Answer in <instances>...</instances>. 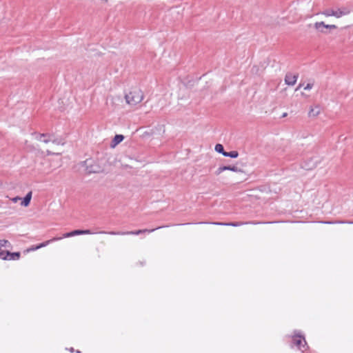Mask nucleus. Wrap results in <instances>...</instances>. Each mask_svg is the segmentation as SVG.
<instances>
[{
  "instance_id": "obj_1",
  "label": "nucleus",
  "mask_w": 353,
  "mask_h": 353,
  "mask_svg": "<svg viewBox=\"0 0 353 353\" xmlns=\"http://www.w3.org/2000/svg\"><path fill=\"white\" fill-rule=\"evenodd\" d=\"M125 99L128 105L133 106L143 99V94L141 90L134 89L125 95Z\"/></svg>"
},
{
  "instance_id": "obj_2",
  "label": "nucleus",
  "mask_w": 353,
  "mask_h": 353,
  "mask_svg": "<svg viewBox=\"0 0 353 353\" xmlns=\"http://www.w3.org/2000/svg\"><path fill=\"white\" fill-rule=\"evenodd\" d=\"M159 228H161V227H158L157 228L152 229V230L144 229V230H136V231H129V232L99 231L97 233L98 234H108L110 235H130H130H139V234L146 233V232L150 233V232H152L154 231L155 230L159 229Z\"/></svg>"
},
{
  "instance_id": "obj_3",
  "label": "nucleus",
  "mask_w": 353,
  "mask_h": 353,
  "mask_svg": "<svg viewBox=\"0 0 353 353\" xmlns=\"http://www.w3.org/2000/svg\"><path fill=\"white\" fill-rule=\"evenodd\" d=\"M90 234H94V232H92L90 230H75L70 232H67V233L63 234L62 237L63 239V238L74 236L76 235Z\"/></svg>"
},
{
  "instance_id": "obj_4",
  "label": "nucleus",
  "mask_w": 353,
  "mask_h": 353,
  "mask_svg": "<svg viewBox=\"0 0 353 353\" xmlns=\"http://www.w3.org/2000/svg\"><path fill=\"white\" fill-rule=\"evenodd\" d=\"M293 343L302 352H304L306 345V341L301 336H295L293 339Z\"/></svg>"
},
{
  "instance_id": "obj_5",
  "label": "nucleus",
  "mask_w": 353,
  "mask_h": 353,
  "mask_svg": "<svg viewBox=\"0 0 353 353\" xmlns=\"http://www.w3.org/2000/svg\"><path fill=\"white\" fill-rule=\"evenodd\" d=\"M298 74H293L292 73H287L285 77V82L289 85H294L297 80Z\"/></svg>"
},
{
  "instance_id": "obj_6",
  "label": "nucleus",
  "mask_w": 353,
  "mask_h": 353,
  "mask_svg": "<svg viewBox=\"0 0 353 353\" xmlns=\"http://www.w3.org/2000/svg\"><path fill=\"white\" fill-rule=\"evenodd\" d=\"M36 139L38 141H42L45 143H48L49 142H51V140H52V134H37Z\"/></svg>"
},
{
  "instance_id": "obj_7",
  "label": "nucleus",
  "mask_w": 353,
  "mask_h": 353,
  "mask_svg": "<svg viewBox=\"0 0 353 353\" xmlns=\"http://www.w3.org/2000/svg\"><path fill=\"white\" fill-rule=\"evenodd\" d=\"M85 163L86 165V171L88 174L100 172L101 168L98 165H90L88 160H86Z\"/></svg>"
},
{
  "instance_id": "obj_8",
  "label": "nucleus",
  "mask_w": 353,
  "mask_h": 353,
  "mask_svg": "<svg viewBox=\"0 0 353 353\" xmlns=\"http://www.w3.org/2000/svg\"><path fill=\"white\" fill-rule=\"evenodd\" d=\"M314 28L320 31L321 32H325L323 30H321V28H329V29H336L337 27L335 25H326L324 22H316L314 23Z\"/></svg>"
},
{
  "instance_id": "obj_9",
  "label": "nucleus",
  "mask_w": 353,
  "mask_h": 353,
  "mask_svg": "<svg viewBox=\"0 0 353 353\" xmlns=\"http://www.w3.org/2000/svg\"><path fill=\"white\" fill-rule=\"evenodd\" d=\"M350 12V10L347 8L343 7L337 10H334V17L340 18L344 15H347Z\"/></svg>"
},
{
  "instance_id": "obj_10",
  "label": "nucleus",
  "mask_w": 353,
  "mask_h": 353,
  "mask_svg": "<svg viewBox=\"0 0 353 353\" xmlns=\"http://www.w3.org/2000/svg\"><path fill=\"white\" fill-rule=\"evenodd\" d=\"M317 157L312 158L310 162H305L303 168H304L305 170H312L317 165Z\"/></svg>"
},
{
  "instance_id": "obj_11",
  "label": "nucleus",
  "mask_w": 353,
  "mask_h": 353,
  "mask_svg": "<svg viewBox=\"0 0 353 353\" xmlns=\"http://www.w3.org/2000/svg\"><path fill=\"white\" fill-rule=\"evenodd\" d=\"M62 239H63V237H54L53 239H52L50 240L46 241L45 242H43V243L36 245L35 246V249H40L41 248L46 247V245H48L50 243L56 241L61 240Z\"/></svg>"
},
{
  "instance_id": "obj_12",
  "label": "nucleus",
  "mask_w": 353,
  "mask_h": 353,
  "mask_svg": "<svg viewBox=\"0 0 353 353\" xmlns=\"http://www.w3.org/2000/svg\"><path fill=\"white\" fill-rule=\"evenodd\" d=\"M321 112V108L319 106H316L314 108H311L309 112H308V115L310 117H315L316 116H318Z\"/></svg>"
},
{
  "instance_id": "obj_13",
  "label": "nucleus",
  "mask_w": 353,
  "mask_h": 353,
  "mask_svg": "<svg viewBox=\"0 0 353 353\" xmlns=\"http://www.w3.org/2000/svg\"><path fill=\"white\" fill-rule=\"evenodd\" d=\"M31 198H32V192H29L26 195V196L23 198L22 202H21V205L25 206V207L28 206L30 203Z\"/></svg>"
},
{
  "instance_id": "obj_14",
  "label": "nucleus",
  "mask_w": 353,
  "mask_h": 353,
  "mask_svg": "<svg viewBox=\"0 0 353 353\" xmlns=\"http://www.w3.org/2000/svg\"><path fill=\"white\" fill-rule=\"evenodd\" d=\"M20 252H10V255L8 256V260H18L20 257Z\"/></svg>"
},
{
  "instance_id": "obj_15",
  "label": "nucleus",
  "mask_w": 353,
  "mask_h": 353,
  "mask_svg": "<svg viewBox=\"0 0 353 353\" xmlns=\"http://www.w3.org/2000/svg\"><path fill=\"white\" fill-rule=\"evenodd\" d=\"M239 156V153L237 151L233 150L231 152H225L224 153V157H231V158H236Z\"/></svg>"
},
{
  "instance_id": "obj_16",
  "label": "nucleus",
  "mask_w": 353,
  "mask_h": 353,
  "mask_svg": "<svg viewBox=\"0 0 353 353\" xmlns=\"http://www.w3.org/2000/svg\"><path fill=\"white\" fill-rule=\"evenodd\" d=\"M123 139L124 137L122 134H117L113 139L114 145H116L121 143L123 140Z\"/></svg>"
},
{
  "instance_id": "obj_17",
  "label": "nucleus",
  "mask_w": 353,
  "mask_h": 353,
  "mask_svg": "<svg viewBox=\"0 0 353 353\" xmlns=\"http://www.w3.org/2000/svg\"><path fill=\"white\" fill-rule=\"evenodd\" d=\"M215 151L222 154L224 156V153H225V151L224 150L223 145L218 143L215 145Z\"/></svg>"
},
{
  "instance_id": "obj_18",
  "label": "nucleus",
  "mask_w": 353,
  "mask_h": 353,
  "mask_svg": "<svg viewBox=\"0 0 353 353\" xmlns=\"http://www.w3.org/2000/svg\"><path fill=\"white\" fill-rule=\"evenodd\" d=\"M10 255V251H0V259L3 260H8V256Z\"/></svg>"
},
{
  "instance_id": "obj_19",
  "label": "nucleus",
  "mask_w": 353,
  "mask_h": 353,
  "mask_svg": "<svg viewBox=\"0 0 353 353\" xmlns=\"http://www.w3.org/2000/svg\"><path fill=\"white\" fill-rule=\"evenodd\" d=\"M322 14L326 17H331V16L334 17V10L326 9L323 12H322Z\"/></svg>"
},
{
  "instance_id": "obj_20",
  "label": "nucleus",
  "mask_w": 353,
  "mask_h": 353,
  "mask_svg": "<svg viewBox=\"0 0 353 353\" xmlns=\"http://www.w3.org/2000/svg\"><path fill=\"white\" fill-rule=\"evenodd\" d=\"M51 142L56 144V145H63L64 143L63 142V140L59 138H55L54 135H52V140H51Z\"/></svg>"
},
{
  "instance_id": "obj_21",
  "label": "nucleus",
  "mask_w": 353,
  "mask_h": 353,
  "mask_svg": "<svg viewBox=\"0 0 353 353\" xmlns=\"http://www.w3.org/2000/svg\"><path fill=\"white\" fill-rule=\"evenodd\" d=\"M225 168H226V170H231V171H233V172H241V169H239L237 166H235V165H225Z\"/></svg>"
},
{
  "instance_id": "obj_22",
  "label": "nucleus",
  "mask_w": 353,
  "mask_h": 353,
  "mask_svg": "<svg viewBox=\"0 0 353 353\" xmlns=\"http://www.w3.org/2000/svg\"><path fill=\"white\" fill-rule=\"evenodd\" d=\"M215 224L232 225V226L236 227V226H239V225H243V223H241V222H234V223H216Z\"/></svg>"
},
{
  "instance_id": "obj_23",
  "label": "nucleus",
  "mask_w": 353,
  "mask_h": 353,
  "mask_svg": "<svg viewBox=\"0 0 353 353\" xmlns=\"http://www.w3.org/2000/svg\"><path fill=\"white\" fill-rule=\"evenodd\" d=\"M225 166L219 167L215 172L216 175H219L222 172L225 171Z\"/></svg>"
},
{
  "instance_id": "obj_24",
  "label": "nucleus",
  "mask_w": 353,
  "mask_h": 353,
  "mask_svg": "<svg viewBox=\"0 0 353 353\" xmlns=\"http://www.w3.org/2000/svg\"><path fill=\"white\" fill-rule=\"evenodd\" d=\"M313 84L312 83H307L306 86L304 88V90H309L312 88Z\"/></svg>"
},
{
  "instance_id": "obj_25",
  "label": "nucleus",
  "mask_w": 353,
  "mask_h": 353,
  "mask_svg": "<svg viewBox=\"0 0 353 353\" xmlns=\"http://www.w3.org/2000/svg\"><path fill=\"white\" fill-rule=\"evenodd\" d=\"M21 197L19 196H16V197H14L12 199V201L13 203H17L18 201L21 200Z\"/></svg>"
},
{
  "instance_id": "obj_26",
  "label": "nucleus",
  "mask_w": 353,
  "mask_h": 353,
  "mask_svg": "<svg viewBox=\"0 0 353 353\" xmlns=\"http://www.w3.org/2000/svg\"><path fill=\"white\" fill-rule=\"evenodd\" d=\"M37 249H35V247H32L31 248H30L28 250H32V251H34V250H36Z\"/></svg>"
},
{
  "instance_id": "obj_27",
  "label": "nucleus",
  "mask_w": 353,
  "mask_h": 353,
  "mask_svg": "<svg viewBox=\"0 0 353 353\" xmlns=\"http://www.w3.org/2000/svg\"><path fill=\"white\" fill-rule=\"evenodd\" d=\"M47 154L49 155V154H53L54 153L53 152H51L49 150H47Z\"/></svg>"
},
{
  "instance_id": "obj_28",
  "label": "nucleus",
  "mask_w": 353,
  "mask_h": 353,
  "mask_svg": "<svg viewBox=\"0 0 353 353\" xmlns=\"http://www.w3.org/2000/svg\"><path fill=\"white\" fill-rule=\"evenodd\" d=\"M286 116H287V113H286V112H285V113H283V114L282 115V117H285Z\"/></svg>"
},
{
  "instance_id": "obj_29",
  "label": "nucleus",
  "mask_w": 353,
  "mask_h": 353,
  "mask_svg": "<svg viewBox=\"0 0 353 353\" xmlns=\"http://www.w3.org/2000/svg\"><path fill=\"white\" fill-rule=\"evenodd\" d=\"M301 86H302V85H301V84H300V85H299V86L296 90H299V88H300V87H301Z\"/></svg>"
},
{
  "instance_id": "obj_30",
  "label": "nucleus",
  "mask_w": 353,
  "mask_h": 353,
  "mask_svg": "<svg viewBox=\"0 0 353 353\" xmlns=\"http://www.w3.org/2000/svg\"><path fill=\"white\" fill-rule=\"evenodd\" d=\"M70 351H71V352H73V351H74L73 348H71V349H70Z\"/></svg>"
}]
</instances>
